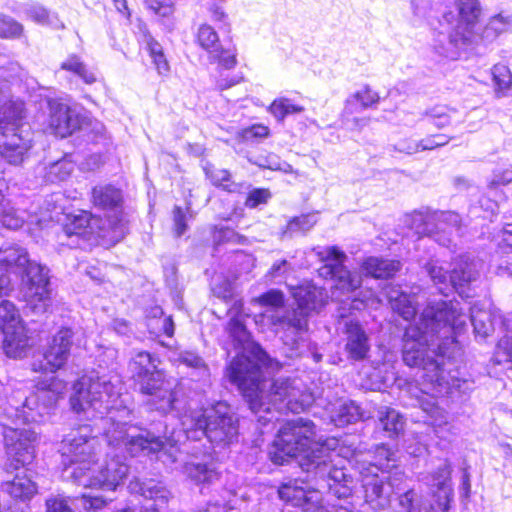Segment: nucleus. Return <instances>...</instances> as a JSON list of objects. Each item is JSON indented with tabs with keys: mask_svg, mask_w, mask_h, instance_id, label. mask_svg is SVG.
<instances>
[{
	"mask_svg": "<svg viewBox=\"0 0 512 512\" xmlns=\"http://www.w3.org/2000/svg\"><path fill=\"white\" fill-rule=\"evenodd\" d=\"M482 6L479 0H455L453 7H446L433 30V49L438 55L457 59L462 51L473 46H487L499 35L512 28V15L502 12L489 18L479 27Z\"/></svg>",
	"mask_w": 512,
	"mask_h": 512,
	"instance_id": "6",
	"label": "nucleus"
},
{
	"mask_svg": "<svg viewBox=\"0 0 512 512\" xmlns=\"http://www.w3.org/2000/svg\"><path fill=\"white\" fill-rule=\"evenodd\" d=\"M304 111L300 105L294 104L290 99L279 98L275 99L269 106V112L277 119L278 122L293 114H299Z\"/></svg>",
	"mask_w": 512,
	"mask_h": 512,
	"instance_id": "41",
	"label": "nucleus"
},
{
	"mask_svg": "<svg viewBox=\"0 0 512 512\" xmlns=\"http://www.w3.org/2000/svg\"><path fill=\"white\" fill-rule=\"evenodd\" d=\"M46 512H74L66 501L61 499L46 500Z\"/></svg>",
	"mask_w": 512,
	"mask_h": 512,
	"instance_id": "64",
	"label": "nucleus"
},
{
	"mask_svg": "<svg viewBox=\"0 0 512 512\" xmlns=\"http://www.w3.org/2000/svg\"><path fill=\"white\" fill-rule=\"evenodd\" d=\"M30 147L32 139L24 136L22 140L13 139L12 134H9L0 139V157L11 165H19L24 161Z\"/></svg>",
	"mask_w": 512,
	"mask_h": 512,
	"instance_id": "27",
	"label": "nucleus"
},
{
	"mask_svg": "<svg viewBox=\"0 0 512 512\" xmlns=\"http://www.w3.org/2000/svg\"><path fill=\"white\" fill-rule=\"evenodd\" d=\"M92 201L95 207L110 212L101 221L99 227V238L103 244L114 246L122 241L127 234L128 228L123 218V194L122 190L112 184L95 186L92 189Z\"/></svg>",
	"mask_w": 512,
	"mask_h": 512,
	"instance_id": "11",
	"label": "nucleus"
},
{
	"mask_svg": "<svg viewBox=\"0 0 512 512\" xmlns=\"http://www.w3.org/2000/svg\"><path fill=\"white\" fill-rule=\"evenodd\" d=\"M146 49L149 56L160 75H167L170 71L169 63L163 51L161 44L155 40L150 34L145 35Z\"/></svg>",
	"mask_w": 512,
	"mask_h": 512,
	"instance_id": "37",
	"label": "nucleus"
},
{
	"mask_svg": "<svg viewBox=\"0 0 512 512\" xmlns=\"http://www.w3.org/2000/svg\"><path fill=\"white\" fill-rule=\"evenodd\" d=\"M29 398L15 410V427L4 426L2 435L7 456L6 471L14 474L11 480L1 483L0 490L16 503L29 506L32 499V422Z\"/></svg>",
	"mask_w": 512,
	"mask_h": 512,
	"instance_id": "7",
	"label": "nucleus"
},
{
	"mask_svg": "<svg viewBox=\"0 0 512 512\" xmlns=\"http://www.w3.org/2000/svg\"><path fill=\"white\" fill-rule=\"evenodd\" d=\"M258 167L270 170H284L283 165L289 166L286 162H282L281 159L274 153L268 155H259L254 161Z\"/></svg>",
	"mask_w": 512,
	"mask_h": 512,
	"instance_id": "58",
	"label": "nucleus"
},
{
	"mask_svg": "<svg viewBox=\"0 0 512 512\" xmlns=\"http://www.w3.org/2000/svg\"><path fill=\"white\" fill-rule=\"evenodd\" d=\"M397 500V512H439L432 502H423L422 496L415 489L401 493Z\"/></svg>",
	"mask_w": 512,
	"mask_h": 512,
	"instance_id": "33",
	"label": "nucleus"
},
{
	"mask_svg": "<svg viewBox=\"0 0 512 512\" xmlns=\"http://www.w3.org/2000/svg\"><path fill=\"white\" fill-rule=\"evenodd\" d=\"M90 228L89 217L81 212L80 214H70L67 216V222L63 225L62 230L67 237L85 236Z\"/></svg>",
	"mask_w": 512,
	"mask_h": 512,
	"instance_id": "39",
	"label": "nucleus"
},
{
	"mask_svg": "<svg viewBox=\"0 0 512 512\" xmlns=\"http://www.w3.org/2000/svg\"><path fill=\"white\" fill-rule=\"evenodd\" d=\"M345 333L348 358L354 361L366 359L370 351V339L363 326L358 321L350 320L345 323Z\"/></svg>",
	"mask_w": 512,
	"mask_h": 512,
	"instance_id": "26",
	"label": "nucleus"
},
{
	"mask_svg": "<svg viewBox=\"0 0 512 512\" xmlns=\"http://www.w3.org/2000/svg\"><path fill=\"white\" fill-rule=\"evenodd\" d=\"M270 134V129L263 124H254L242 130V138L246 142H259L267 138Z\"/></svg>",
	"mask_w": 512,
	"mask_h": 512,
	"instance_id": "55",
	"label": "nucleus"
},
{
	"mask_svg": "<svg viewBox=\"0 0 512 512\" xmlns=\"http://www.w3.org/2000/svg\"><path fill=\"white\" fill-rule=\"evenodd\" d=\"M315 437L313 421L298 417L279 429L267 450V457L275 466L296 461L306 474L305 478L282 482L277 490L279 499L293 507L294 512H323L324 492L347 499L355 485L348 469L335 466L330 449Z\"/></svg>",
	"mask_w": 512,
	"mask_h": 512,
	"instance_id": "1",
	"label": "nucleus"
},
{
	"mask_svg": "<svg viewBox=\"0 0 512 512\" xmlns=\"http://www.w3.org/2000/svg\"><path fill=\"white\" fill-rule=\"evenodd\" d=\"M352 97L359 101L365 109L375 107L381 100L379 94L373 91L369 85H365L362 90L355 92Z\"/></svg>",
	"mask_w": 512,
	"mask_h": 512,
	"instance_id": "53",
	"label": "nucleus"
},
{
	"mask_svg": "<svg viewBox=\"0 0 512 512\" xmlns=\"http://www.w3.org/2000/svg\"><path fill=\"white\" fill-rule=\"evenodd\" d=\"M390 304L393 311L404 320L410 321L414 319L417 314V310L413 305L410 296L406 293L401 292L397 297H391Z\"/></svg>",
	"mask_w": 512,
	"mask_h": 512,
	"instance_id": "43",
	"label": "nucleus"
},
{
	"mask_svg": "<svg viewBox=\"0 0 512 512\" xmlns=\"http://www.w3.org/2000/svg\"><path fill=\"white\" fill-rule=\"evenodd\" d=\"M23 32V25L13 17L0 13V38L13 39Z\"/></svg>",
	"mask_w": 512,
	"mask_h": 512,
	"instance_id": "46",
	"label": "nucleus"
},
{
	"mask_svg": "<svg viewBox=\"0 0 512 512\" xmlns=\"http://www.w3.org/2000/svg\"><path fill=\"white\" fill-rule=\"evenodd\" d=\"M113 501V498L107 497L100 494H83L82 505L87 511L100 512L109 503Z\"/></svg>",
	"mask_w": 512,
	"mask_h": 512,
	"instance_id": "52",
	"label": "nucleus"
},
{
	"mask_svg": "<svg viewBox=\"0 0 512 512\" xmlns=\"http://www.w3.org/2000/svg\"><path fill=\"white\" fill-rule=\"evenodd\" d=\"M0 269L9 275L11 272L21 275L27 289L32 290V262L26 249L18 245L2 246Z\"/></svg>",
	"mask_w": 512,
	"mask_h": 512,
	"instance_id": "19",
	"label": "nucleus"
},
{
	"mask_svg": "<svg viewBox=\"0 0 512 512\" xmlns=\"http://www.w3.org/2000/svg\"><path fill=\"white\" fill-rule=\"evenodd\" d=\"M34 22H37L43 26H47L52 29L64 28L63 23L58 18L55 12L46 9L42 5L34 4Z\"/></svg>",
	"mask_w": 512,
	"mask_h": 512,
	"instance_id": "45",
	"label": "nucleus"
},
{
	"mask_svg": "<svg viewBox=\"0 0 512 512\" xmlns=\"http://www.w3.org/2000/svg\"><path fill=\"white\" fill-rule=\"evenodd\" d=\"M451 301L456 303L457 308L467 317L465 320V325H463V327L461 329H459L457 332H455V334H454L457 340H458V335L461 334L465 330V328L467 326V320H470V322L473 326L474 332L477 335H480L482 337H487L493 331V323L491 320V314L489 312L484 311V310H478L475 312L474 308L469 307L470 314L467 315L464 312L463 308L460 307V303L457 300L453 299Z\"/></svg>",
	"mask_w": 512,
	"mask_h": 512,
	"instance_id": "32",
	"label": "nucleus"
},
{
	"mask_svg": "<svg viewBox=\"0 0 512 512\" xmlns=\"http://www.w3.org/2000/svg\"><path fill=\"white\" fill-rule=\"evenodd\" d=\"M67 450L71 454L70 465L65 468V473L79 486L95 489V472L91 468L89 438L86 436L73 437L66 440Z\"/></svg>",
	"mask_w": 512,
	"mask_h": 512,
	"instance_id": "15",
	"label": "nucleus"
},
{
	"mask_svg": "<svg viewBox=\"0 0 512 512\" xmlns=\"http://www.w3.org/2000/svg\"><path fill=\"white\" fill-rule=\"evenodd\" d=\"M498 205L490 198L481 196L476 203L469 207V215L473 218L489 219L495 214Z\"/></svg>",
	"mask_w": 512,
	"mask_h": 512,
	"instance_id": "44",
	"label": "nucleus"
},
{
	"mask_svg": "<svg viewBox=\"0 0 512 512\" xmlns=\"http://www.w3.org/2000/svg\"><path fill=\"white\" fill-rule=\"evenodd\" d=\"M306 331H283V344L287 347L289 358H312L315 363L323 359L316 342L303 337Z\"/></svg>",
	"mask_w": 512,
	"mask_h": 512,
	"instance_id": "25",
	"label": "nucleus"
},
{
	"mask_svg": "<svg viewBox=\"0 0 512 512\" xmlns=\"http://www.w3.org/2000/svg\"><path fill=\"white\" fill-rule=\"evenodd\" d=\"M34 122L47 123L52 132L61 138L75 136L77 148L106 144L103 123L93 120L81 109L70 106L62 98L34 92Z\"/></svg>",
	"mask_w": 512,
	"mask_h": 512,
	"instance_id": "8",
	"label": "nucleus"
},
{
	"mask_svg": "<svg viewBox=\"0 0 512 512\" xmlns=\"http://www.w3.org/2000/svg\"><path fill=\"white\" fill-rule=\"evenodd\" d=\"M203 170L206 177L214 186L220 187L229 193H242L250 187V185L245 182L237 183L232 181L231 174L228 170L217 169L210 163H207L203 167Z\"/></svg>",
	"mask_w": 512,
	"mask_h": 512,
	"instance_id": "31",
	"label": "nucleus"
},
{
	"mask_svg": "<svg viewBox=\"0 0 512 512\" xmlns=\"http://www.w3.org/2000/svg\"><path fill=\"white\" fill-rule=\"evenodd\" d=\"M61 69L69 71L79 78H81L86 84H92L96 81V77L90 71H88L85 63L77 55H70L65 61L61 63Z\"/></svg>",
	"mask_w": 512,
	"mask_h": 512,
	"instance_id": "40",
	"label": "nucleus"
},
{
	"mask_svg": "<svg viewBox=\"0 0 512 512\" xmlns=\"http://www.w3.org/2000/svg\"><path fill=\"white\" fill-rule=\"evenodd\" d=\"M181 363L185 364L188 367L192 368H200L204 366V360L201 356L194 352H184L180 355Z\"/></svg>",
	"mask_w": 512,
	"mask_h": 512,
	"instance_id": "63",
	"label": "nucleus"
},
{
	"mask_svg": "<svg viewBox=\"0 0 512 512\" xmlns=\"http://www.w3.org/2000/svg\"><path fill=\"white\" fill-rule=\"evenodd\" d=\"M371 469L398 477L402 474L395 451L384 443L376 446Z\"/></svg>",
	"mask_w": 512,
	"mask_h": 512,
	"instance_id": "30",
	"label": "nucleus"
},
{
	"mask_svg": "<svg viewBox=\"0 0 512 512\" xmlns=\"http://www.w3.org/2000/svg\"><path fill=\"white\" fill-rule=\"evenodd\" d=\"M272 194L267 188H252L247 192L245 206L254 209L261 205H265L271 199Z\"/></svg>",
	"mask_w": 512,
	"mask_h": 512,
	"instance_id": "51",
	"label": "nucleus"
},
{
	"mask_svg": "<svg viewBox=\"0 0 512 512\" xmlns=\"http://www.w3.org/2000/svg\"><path fill=\"white\" fill-rule=\"evenodd\" d=\"M452 471V465L446 459L426 476L432 503L440 512H449L454 502Z\"/></svg>",
	"mask_w": 512,
	"mask_h": 512,
	"instance_id": "16",
	"label": "nucleus"
},
{
	"mask_svg": "<svg viewBox=\"0 0 512 512\" xmlns=\"http://www.w3.org/2000/svg\"><path fill=\"white\" fill-rule=\"evenodd\" d=\"M379 425L384 437L396 440L404 435L406 419L396 409L386 407L379 412Z\"/></svg>",
	"mask_w": 512,
	"mask_h": 512,
	"instance_id": "29",
	"label": "nucleus"
},
{
	"mask_svg": "<svg viewBox=\"0 0 512 512\" xmlns=\"http://www.w3.org/2000/svg\"><path fill=\"white\" fill-rule=\"evenodd\" d=\"M401 267L402 264L399 260L376 256L367 257L362 263L363 271L367 275L378 279L393 278Z\"/></svg>",
	"mask_w": 512,
	"mask_h": 512,
	"instance_id": "28",
	"label": "nucleus"
},
{
	"mask_svg": "<svg viewBox=\"0 0 512 512\" xmlns=\"http://www.w3.org/2000/svg\"><path fill=\"white\" fill-rule=\"evenodd\" d=\"M297 308L281 317L279 324L283 331H307L308 319L313 311L325 306L323 290L312 283L298 286L293 292Z\"/></svg>",
	"mask_w": 512,
	"mask_h": 512,
	"instance_id": "13",
	"label": "nucleus"
},
{
	"mask_svg": "<svg viewBox=\"0 0 512 512\" xmlns=\"http://www.w3.org/2000/svg\"><path fill=\"white\" fill-rule=\"evenodd\" d=\"M159 363L160 360L155 354L144 350L137 352L129 361L128 367L134 390L146 397L138 418L123 422L118 420V417L124 418L131 411L125 406L117 408L110 405L108 393L100 391L101 384L93 382L89 376H82L74 382L69 397L71 410L77 414L85 413L87 417L107 418L117 423L119 429L110 437V444L131 457L146 456L133 454L128 449L126 434L129 428L150 417L161 418L166 422L168 413L180 414L184 410V406L177 398V393L170 387L164 371L158 367Z\"/></svg>",
	"mask_w": 512,
	"mask_h": 512,
	"instance_id": "3",
	"label": "nucleus"
},
{
	"mask_svg": "<svg viewBox=\"0 0 512 512\" xmlns=\"http://www.w3.org/2000/svg\"><path fill=\"white\" fill-rule=\"evenodd\" d=\"M25 103L20 99H0V134L7 137L12 134L13 139H23L22 127L25 118Z\"/></svg>",
	"mask_w": 512,
	"mask_h": 512,
	"instance_id": "22",
	"label": "nucleus"
},
{
	"mask_svg": "<svg viewBox=\"0 0 512 512\" xmlns=\"http://www.w3.org/2000/svg\"><path fill=\"white\" fill-rule=\"evenodd\" d=\"M466 316L452 301H429L419 321L409 324L402 337V360L422 373V391L434 397H460L474 389V381L461 376L457 363L463 354L455 332Z\"/></svg>",
	"mask_w": 512,
	"mask_h": 512,
	"instance_id": "2",
	"label": "nucleus"
},
{
	"mask_svg": "<svg viewBox=\"0 0 512 512\" xmlns=\"http://www.w3.org/2000/svg\"><path fill=\"white\" fill-rule=\"evenodd\" d=\"M328 276L335 281L333 295L339 292L340 295H347V300H351L350 302L346 300L341 301L339 316L346 318L352 314L353 310H361L364 306V302L356 298L355 295L350 296L361 287V277L356 272L350 271L347 267L332 272Z\"/></svg>",
	"mask_w": 512,
	"mask_h": 512,
	"instance_id": "17",
	"label": "nucleus"
},
{
	"mask_svg": "<svg viewBox=\"0 0 512 512\" xmlns=\"http://www.w3.org/2000/svg\"><path fill=\"white\" fill-rule=\"evenodd\" d=\"M197 40L199 45L206 50L211 58L221 67L229 70L236 66V53L232 52L229 48L223 47L219 40L218 33L212 26L202 24L198 29Z\"/></svg>",
	"mask_w": 512,
	"mask_h": 512,
	"instance_id": "23",
	"label": "nucleus"
},
{
	"mask_svg": "<svg viewBox=\"0 0 512 512\" xmlns=\"http://www.w3.org/2000/svg\"><path fill=\"white\" fill-rule=\"evenodd\" d=\"M148 8L155 14L166 17L172 14L174 0H145Z\"/></svg>",
	"mask_w": 512,
	"mask_h": 512,
	"instance_id": "59",
	"label": "nucleus"
},
{
	"mask_svg": "<svg viewBox=\"0 0 512 512\" xmlns=\"http://www.w3.org/2000/svg\"><path fill=\"white\" fill-rule=\"evenodd\" d=\"M129 474V464L120 457L114 455L107 459L95 472V489L115 492L127 478Z\"/></svg>",
	"mask_w": 512,
	"mask_h": 512,
	"instance_id": "21",
	"label": "nucleus"
},
{
	"mask_svg": "<svg viewBox=\"0 0 512 512\" xmlns=\"http://www.w3.org/2000/svg\"><path fill=\"white\" fill-rule=\"evenodd\" d=\"M0 332L4 354L13 359L23 358L29 347L28 329L16 305L6 299L0 301Z\"/></svg>",
	"mask_w": 512,
	"mask_h": 512,
	"instance_id": "12",
	"label": "nucleus"
},
{
	"mask_svg": "<svg viewBox=\"0 0 512 512\" xmlns=\"http://www.w3.org/2000/svg\"><path fill=\"white\" fill-rule=\"evenodd\" d=\"M227 331L234 348L239 351L227 362L224 379L236 389L259 425L267 427L273 418V413L265 401L267 383L272 381L271 389L275 394L281 395L275 388L276 382L273 378L283 365L259 342L253 340L240 316L230 318Z\"/></svg>",
	"mask_w": 512,
	"mask_h": 512,
	"instance_id": "5",
	"label": "nucleus"
},
{
	"mask_svg": "<svg viewBox=\"0 0 512 512\" xmlns=\"http://www.w3.org/2000/svg\"><path fill=\"white\" fill-rule=\"evenodd\" d=\"M172 217L175 235L181 237L189 229L188 221L194 218V212L190 204L185 208L175 205L172 210Z\"/></svg>",
	"mask_w": 512,
	"mask_h": 512,
	"instance_id": "42",
	"label": "nucleus"
},
{
	"mask_svg": "<svg viewBox=\"0 0 512 512\" xmlns=\"http://www.w3.org/2000/svg\"><path fill=\"white\" fill-rule=\"evenodd\" d=\"M74 332L69 327L61 329L53 336L51 343L43 353L39 367L34 363V373H40L37 381L38 388L45 390V405L56 403L66 389V383L60 379L56 372L62 369L70 356Z\"/></svg>",
	"mask_w": 512,
	"mask_h": 512,
	"instance_id": "10",
	"label": "nucleus"
},
{
	"mask_svg": "<svg viewBox=\"0 0 512 512\" xmlns=\"http://www.w3.org/2000/svg\"><path fill=\"white\" fill-rule=\"evenodd\" d=\"M24 220L13 209L4 210L0 214V226L9 230H18L23 227Z\"/></svg>",
	"mask_w": 512,
	"mask_h": 512,
	"instance_id": "57",
	"label": "nucleus"
},
{
	"mask_svg": "<svg viewBox=\"0 0 512 512\" xmlns=\"http://www.w3.org/2000/svg\"><path fill=\"white\" fill-rule=\"evenodd\" d=\"M470 467L465 466L461 469L460 484L458 487L460 502L466 505L471 497V474Z\"/></svg>",
	"mask_w": 512,
	"mask_h": 512,
	"instance_id": "56",
	"label": "nucleus"
},
{
	"mask_svg": "<svg viewBox=\"0 0 512 512\" xmlns=\"http://www.w3.org/2000/svg\"><path fill=\"white\" fill-rule=\"evenodd\" d=\"M177 266L174 263H167L163 265V274L166 285L170 289H177L178 287V277H177Z\"/></svg>",
	"mask_w": 512,
	"mask_h": 512,
	"instance_id": "61",
	"label": "nucleus"
},
{
	"mask_svg": "<svg viewBox=\"0 0 512 512\" xmlns=\"http://www.w3.org/2000/svg\"><path fill=\"white\" fill-rule=\"evenodd\" d=\"M56 285L51 270L34 260V315L52 312Z\"/></svg>",
	"mask_w": 512,
	"mask_h": 512,
	"instance_id": "18",
	"label": "nucleus"
},
{
	"mask_svg": "<svg viewBox=\"0 0 512 512\" xmlns=\"http://www.w3.org/2000/svg\"><path fill=\"white\" fill-rule=\"evenodd\" d=\"M126 439L133 454L163 452L174 462L176 453L207 455L239 440V420L229 404L216 402L191 419L187 427H172L161 418H147L129 428Z\"/></svg>",
	"mask_w": 512,
	"mask_h": 512,
	"instance_id": "4",
	"label": "nucleus"
},
{
	"mask_svg": "<svg viewBox=\"0 0 512 512\" xmlns=\"http://www.w3.org/2000/svg\"><path fill=\"white\" fill-rule=\"evenodd\" d=\"M512 182V169H497L494 170L491 180L489 181L490 188H498L505 186Z\"/></svg>",
	"mask_w": 512,
	"mask_h": 512,
	"instance_id": "60",
	"label": "nucleus"
},
{
	"mask_svg": "<svg viewBox=\"0 0 512 512\" xmlns=\"http://www.w3.org/2000/svg\"><path fill=\"white\" fill-rule=\"evenodd\" d=\"M262 307L277 309L284 304V294L279 289H269L254 299Z\"/></svg>",
	"mask_w": 512,
	"mask_h": 512,
	"instance_id": "50",
	"label": "nucleus"
},
{
	"mask_svg": "<svg viewBox=\"0 0 512 512\" xmlns=\"http://www.w3.org/2000/svg\"><path fill=\"white\" fill-rule=\"evenodd\" d=\"M492 80L498 90L508 91L512 85V73L508 66L495 64L491 69Z\"/></svg>",
	"mask_w": 512,
	"mask_h": 512,
	"instance_id": "47",
	"label": "nucleus"
},
{
	"mask_svg": "<svg viewBox=\"0 0 512 512\" xmlns=\"http://www.w3.org/2000/svg\"><path fill=\"white\" fill-rule=\"evenodd\" d=\"M317 223L316 213L301 214L300 216L292 217L286 227L282 230L281 236L283 239L292 238L298 232H307Z\"/></svg>",
	"mask_w": 512,
	"mask_h": 512,
	"instance_id": "36",
	"label": "nucleus"
},
{
	"mask_svg": "<svg viewBox=\"0 0 512 512\" xmlns=\"http://www.w3.org/2000/svg\"><path fill=\"white\" fill-rule=\"evenodd\" d=\"M372 473V477L363 480L365 501L370 505L383 506L400 477L375 472L374 470H372Z\"/></svg>",
	"mask_w": 512,
	"mask_h": 512,
	"instance_id": "24",
	"label": "nucleus"
},
{
	"mask_svg": "<svg viewBox=\"0 0 512 512\" xmlns=\"http://www.w3.org/2000/svg\"><path fill=\"white\" fill-rule=\"evenodd\" d=\"M386 150L391 152H398L405 155H412L419 152L417 140L413 138H404L397 141L395 144H389Z\"/></svg>",
	"mask_w": 512,
	"mask_h": 512,
	"instance_id": "54",
	"label": "nucleus"
},
{
	"mask_svg": "<svg viewBox=\"0 0 512 512\" xmlns=\"http://www.w3.org/2000/svg\"><path fill=\"white\" fill-rule=\"evenodd\" d=\"M436 216L437 212H432L428 208L425 211H414L409 216L407 223L419 237H427L436 228Z\"/></svg>",
	"mask_w": 512,
	"mask_h": 512,
	"instance_id": "35",
	"label": "nucleus"
},
{
	"mask_svg": "<svg viewBox=\"0 0 512 512\" xmlns=\"http://www.w3.org/2000/svg\"><path fill=\"white\" fill-rule=\"evenodd\" d=\"M74 166L67 160H58L50 164L47 172V177L51 182L64 181L72 173Z\"/></svg>",
	"mask_w": 512,
	"mask_h": 512,
	"instance_id": "49",
	"label": "nucleus"
},
{
	"mask_svg": "<svg viewBox=\"0 0 512 512\" xmlns=\"http://www.w3.org/2000/svg\"><path fill=\"white\" fill-rule=\"evenodd\" d=\"M319 256L321 261L325 263V266L322 269L325 270L326 275L346 267L344 263L347 256L338 246L334 245L327 247L324 252L319 254Z\"/></svg>",
	"mask_w": 512,
	"mask_h": 512,
	"instance_id": "38",
	"label": "nucleus"
},
{
	"mask_svg": "<svg viewBox=\"0 0 512 512\" xmlns=\"http://www.w3.org/2000/svg\"><path fill=\"white\" fill-rule=\"evenodd\" d=\"M421 269L443 296L457 294L463 300L474 297L473 283L479 272L468 258L461 256L451 263L431 258L421 265Z\"/></svg>",
	"mask_w": 512,
	"mask_h": 512,
	"instance_id": "9",
	"label": "nucleus"
},
{
	"mask_svg": "<svg viewBox=\"0 0 512 512\" xmlns=\"http://www.w3.org/2000/svg\"><path fill=\"white\" fill-rule=\"evenodd\" d=\"M194 460L183 465L184 475L195 485H211L219 480L220 472L216 463V452L207 455H188Z\"/></svg>",
	"mask_w": 512,
	"mask_h": 512,
	"instance_id": "20",
	"label": "nucleus"
},
{
	"mask_svg": "<svg viewBox=\"0 0 512 512\" xmlns=\"http://www.w3.org/2000/svg\"><path fill=\"white\" fill-rule=\"evenodd\" d=\"M213 241L217 246L224 243L245 244L247 238L230 227L222 226L216 228L213 234Z\"/></svg>",
	"mask_w": 512,
	"mask_h": 512,
	"instance_id": "48",
	"label": "nucleus"
},
{
	"mask_svg": "<svg viewBox=\"0 0 512 512\" xmlns=\"http://www.w3.org/2000/svg\"><path fill=\"white\" fill-rule=\"evenodd\" d=\"M127 489L130 494L143 498L140 508L127 507L117 512H165L171 493L164 482L155 478L134 477Z\"/></svg>",
	"mask_w": 512,
	"mask_h": 512,
	"instance_id": "14",
	"label": "nucleus"
},
{
	"mask_svg": "<svg viewBox=\"0 0 512 512\" xmlns=\"http://www.w3.org/2000/svg\"><path fill=\"white\" fill-rule=\"evenodd\" d=\"M364 417L365 412L360 405L356 401L350 400L341 404L331 419L336 427H345L363 420Z\"/></svg>",
	"mask_w": 512,
	"mask_h": 512,
	"instance_id": "34",
	"label": "nucleus"
},
{
	"mask_svg": "<svg viewBox=\"0 0 512 512\" xmlns=\"http://www.w3.org/2000/svg\"><path fill=\"white\" fill-rule=\"evenodd\" d=\"M111 328L120 336L130 338L133 334L132 323L123 318L113 319L111 322Z\"/></svg>",
	"mask_w": 512,
	"mask_h": 512,
	"instance_id": "62",
	"label": "nucleus"
}]
</instances>
